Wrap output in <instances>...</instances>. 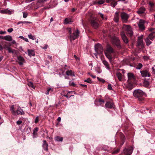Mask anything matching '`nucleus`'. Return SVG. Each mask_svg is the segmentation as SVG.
Returning <instances> with one entry per match:
<instances>
[{"instance_id":"1","label":"nucleus","mask_w":155,"mask_h":155,"mask_svg":"<svg viewBox=\"0 0 155 155\" xmlns=\"http://www.w3.org/2000/svg\"><path fill=\"white\" fill-rule=\"evenodd\" d=\"M144 94V93L143 91L139 89L135 90L133 93L134 96L140 101H142L143 100L144 98L143 96Z\"/></svg>"},{"instance_id":"2","label":"nucleus","mask_w":155,"mask_h":155,"mask_svg":"<svg viewBox=\"0 0 155 155\" xmlns=\"http://www.w3.org/2000/svg\"><path fill=\"white\" fill-rule=\"evenodd\" d=\"M68 32L70 34V38L71 40H74L77 38L79 35V32L78 29L74 31L72 33H71V28L68 29Z\"/></svg>"},{"instance_id":"3","label":"nucleus","mask_w":155,"mask_h":155,"mask_svg":"<svg viewBox=\"0 0 155 155\" xmlns=\"http://www.w3.org/2000/svg\"><path fill=\"white\" fill-rule=\"evenodd\" d=\"M123 28L127 31V34L130 36H131L133 35V32L132 30V28L130 26L128 25H124L123 26Z\"/></svg>"},{"instance_id":"4","label":"nucleus","mask_w":155,"mask_h":155,"mask_svg":"<svg viewBox=\"0 0 155 155\" xmlns=\"http://www.w3.org/2000/svg\"><path fill=\"white\" fill-rule=\"evenodd\" d=\"M95 50L97 54H101L103 51V47L99 43L95 45Z\"/></svg>"},{"instance_id":"5","label":"nucleus","mask_w":155,"mask_h":155,"mask_svg":"<svg viewBox=\"0 0 155 155\" xmlns=\"http://www.w3.org/2000/svg\"><path fill=\"white\" fill-rule=\"evenodd\" d=\"M112 41L113 44L115 45L118 48H121L120 41L117 37L115 36L113 37L112 38Z\"/></svg>"},{"instance_id":"6","label":"nucleus","mask_w":155,"mask_h":155,"mask_svg":"<svg viewBox=\"0 0 155 155\" xmlns=\"http://www.w3.org/2000/svg\"><path fill=\"white\" fill-rule=\"evenodd\" d=\"M98 21L96 17L93 18L91 20V25L94 28H97L99 24L97 22Z\"/></svg>"},{"instance_id":"7","label":"nucleus","mask_w":155,"mask_h":155,"mask_svg":"<svg viewBox=\"0 0 155 155\" xmlns=\"http://www.w3.org/2000/svg\"><path fill=\"white\" fill-rule=\"evenodd\" d=\"M120 16L122 21L124 22H127L128 18L129 17V15L125 12H121Z\"/></svg>"},{"instance_id":"8","label":"nucleus","mask_w":155,"mask_h":155,"mask_svg":"<svg viewBox=\"0 0 155 155\" xmlns=\"http://www.w3.org/2000/svg\"><path fill=\"white\" fill-rule=\"evenodd\" d=\"M145 23V21L142 19H140L139 21L137 23L139 29L141 30H144L145 29L144 24Z\"/></svg>"},{"instance_id":"9","label":"nucleus","mask_w":155,"mask_h":155,"mask_svg":"<svg viewBox=\"0 0 155 155\" xmlns=\"http://www.w3.org/2000/svg\"><path fill=\"white\" fill-rule=\"evenodd\" d=\"M143 36V35H141L139 37L137 41V46L140 48H142L144 47L142 39Z\"/></svg>"},{"instance_id":"10","label":"nucleus","mask_w":155,"mask_h":155,"mask_svg":"<svg viewBox=\"0 0 155 155\" xmlns=\"http://www.w3.org/2000/svg\"><path fill=\"white\" fill-rule=\"evenodd\" d=\"M133 150L132 147H130L128 148H125L124 150V153L126 155H130L132 153Z\"/></svg>"},{"instance_id":"11","label":"nucleus","mask_w":155,"mask_h":155,"mask_svg":"<svg viewBox=\"0 0 155 155\" xmlns=\"http://www.w3.org/2000/svg\"><path fill=\"white\" fill-rule=\"evenodd\" d=\"M114 52V50L113 48L109 45H107L106 47V49L105 51V54L113 53Z\"/></svg>"},{"instance_id":"12","label":"nucleus","mask_w":155,"mask_h":155,"mask_svg":"<svg viewBox=\"0 0 155 155\" xmlns=\"http://www.w3.org/2000/svg\"><path fill=\"white\" fill-rule=\"evenodd\" d=\"M142 76L143 77H150V73L147 70H143L140 71Z\"/></svg>"},{"instance_id":"13","label":"nucleus","mask_w":155,"mask_h":155,"mask_svg":"<svg viewBox=\"0 0 155 155\" xmlns=\"http://www.w3.org/2000/svg\"><path fill=\"white\" fill-rule=\"evenodd\" d=\"M24 114L25 112L23 110L21 109L20 107H18L15 111V115L20 114L22 115H24Z\"/></svg>"},{"instance_id":"14","label":"nucleus","mask_w":155,"mask_h":155,"mask_svg":"<svg viewBox=\"0 0 155 155\" xmlns=\"http://www.w3.org/2000/svg\"><path fill=\"white\" fill-rule=\"evenodd\" d=\"M17 59L19 61L18 63L20 65H22L23 63L25 62V60L24 58L21 56H18Z\"/></svg>"},{"instance_id":"15","label":"nucleus","mask_w":155,"mask_h":155,"mask_svg":"<svg viewBox=\"0 0 155 155\" xmlns=\"http://www.w3.org/2000/svg\"><path fill=\"white\" fill-rule=\"evenodd\" d=\"M120 35L123 41L125 43H127L128 42V40L125 33L124 32L122 31L121 32Z\"/></svg>"},{"instance_id":"16","label":"nucleus","mask_w":155,"mask_h":155,"mask_svg":"<svg viewBox=\"0 0 155 155\" xmlns=\"http://www.w3.org/2000/svg\"><path fill=\"white\" fill-rule=\"evenodd\" d=\"M106 108H112L114 107V106L113 103L110 102H107L105 104Z\"/></svg>"},{"instance_id":"17","label":"nucleus","mask_w":155,"mask_h":155,"mask_svg":"<svg viewBox=\"0 0 155 155\" xmlns=\"http://www.w3.org/2000/svg\"><path fill=\"white\" fill-rule=\"evenodd\" d=\"M128 80L130 81L134 79L135 77L134 74L131 73H128L127 74Z\"/></svg>"},{"instance_id":"18","label":"nucleus","mask_w":155,"mask_h":155,"mask_svg":"<svg viewBox=\"0 0 155 155\" xmlns=\"http://www.w3.org/2000/svg\"><path fill=\"white\" fill-rule=\"evenodd\" d=\"M42 147L46 151H48V145L46 141L45 140L43 141Z\"/></svg>"},{"instance_id":"19","label":"nucleus","mask_w":155,"mask_h":155,"mask_svg":"<svg viewBox=\"0 0 155 155\" xmlns=\"http://www.w3.org/2000/svg\"><path fill=\"white\" fill-rule=\"evenodd\" d=\"M102 63L107 69L108 70H110V68L108 62L105 60H103Z\"/></svg>"},{"instance_id":"20","label":"nucleus","mask_w":155,"mask_h":155,"mask_svg":"<svg viewBox=\"0 0 155 155\" xmlns=\"http://www.w3.org/2000/svg\"><path fill=\"white\" fill-rule=\"evenodd\" d=\"M155 37V32L154 31L152 32L151 33H150L147 38H149L151 41H153Z\"/></svg>"},{"instance_id":"21","label":"nucleus","mask_w":155,"mask_h":155,"mask_svg":"<svg viewBox=\"0 0 155 155\" xmlns=\"http://www.w3.org/2000/svg\"><path fill=\"white\" fill-rule=\"evenodd\" d=\"M146 9L143 7H142L140 8L137 11V13L139 14H141L145 13Z\"/></svg>"},{"instance_id":"22","label":"nucleus","mask_w":155,"mask_h":155,"mask_svg":"<svg viewBox=\"0 0 155 155\" xmlns=\"http://www.w3.org/2000/svg\"><path fill=\"white\" fill-rule=\"evenodd\" d=\"M46 1V0H38L37 3V6L38 7L42 6Z\"/></svg>"},{"instance_id":"23","label":"nucleus","mask_w":155,"mask_h":155,"mask_svg":"<svg viewBox=\"0 0 155 155\" xmlns=\"http://www.w3.org/2000/svg\"><path fill=\"white\" fill-rule=\"evenodd\" d=\"M0 12L2 14H7L8 15H11L12 13L8 9L1 10Z\"/></svg>"},{"instance_id":"24","label":"nucleus","mask_w":155,"mask_h":155,"mask_svg":"<svg viewBox=\"0 0 155 155\" xmlns=\"http://www.w3.org/2000/svg\"><path fill=\"white\" fill-rule=\"evenodd\" d=\"M119 19V12H116L115 13L114 19V21L116 22H118Z\"/></svg>"},{"instance_id":"25","label":"nucleus","mask_w":155,"mask_h":155,"mask_svg":"<svg viewBox=\"0 0 155 155\" xmlns=\"http://www.w3.org/2000/svg\"><path fill=\"white\" fill-rule=\"evenodd\" d=\"M6 41H10L12 40V37L10 35H6L3 38Z\"/></svg>"},{"instance_id":"26","label":"nucleus","mask_w":155,"mask_h":155,"mask_svg":"<svg viewBox=\"0 0 155 155\" xmlns=\"http://www.w3.org/2000/svg\"><path fill=\"white\" fill-rule=\"evenodd\" d=\"M66 74L68 76H74V72L71 70H68L66 72Z\"/></svg>"},{"instance_id":"27","label":"nucleus","mask_w":155,"mask_h":155,"mask_svg":"<svg viewBox=\"0 0 155 155\" xmlns=\"http://www.w3.org/2000/svg\"><path fill=\"white\" fill-rule=\"evenodd\" d=\"M38 127H35L34 129L33 132V138L36 137V136L37 135V132H38Z\"/></svg>"},{"instance_id":"28","label":"nucleus","mask_w":155,"mask_h":155,"mask_svg":"<svg viewBox=\"0 0 155 155\" xmlns=\"http://www.w3.org/2000/svg\"><path fill=\"white\" fill-rule=\"evenodd\" d=\"M28 54L30 57L31 56H34L35 55V53L34 51L32 50L28 49Z\"/></svg>"},{"instance_id":"29","label":"nucleus","mask_w":155,"mask_h":155,"mask_svg":"<svg viewBox=\"0 0 155 155\" xmlns=\"http://www.w3.org/2000/svg\"><path fill=\"white\" fill-rule=\"evenodd\" d=\"M116 76L119 80L121 81L123 79L122 74L118 72L116 74Z\"/></svg>"},{"instance_id":"30","label":"nucleus","mask_w":155,"mask_h":155,"mask_svg":"<svg viewBox=\"0 0 155 155\" xmlns=\"http://www.w3.org/2000/svg\"><path fill=\"white\" fill-rule=\"evenodd\" d=\"M16 108L15 107V106L13 105L11 106L10 108V110L11 111L12 114L14 115H15V111L14 110Z\"/></svg>"},{"instance_id":"31","label":"nucleus","mask_w":155,"mask_h":155,"mask_svg":"<svg viewBox=\"0 0 155 155\" xmlns=\"http://www.w3.org/2000/svg\"><path fill=\"white\" fill-rule=\"evenodd\" d=\"M149 82L145 79L143 82V86L146 87H148L149 86Z\"/></svg>"},{"instance_id":"32","label":"nucleus","mask_w":155,"mask_h":155,"mask_svg":"<svg viewBox=\"0 0 155 155\" xmlns=\"http://www.w3.org/2000/svg\"><path fill=\"white\" fill-rule=\"evenodd\" d=\"M72 22L71 19L69 18H66L64 20V24H70Z\"/></svg>"},{"instance_id":"33","label":"nucleus","mask_w":155,"mask_h":155,"mask_svg":"<svg viewBox=\"0 0 155 155\" xmlns=\"http://www.w3.org/2000/svg\"><path fill=\"white\" fill-rule=\"evenodd\" d=\"M150 40H150V39L148 38H147L146 39H145L146 45H149L152 42Z\"/></svg>"},{"instance_id":"34","label":"nucleus","mask_w":155,"mask_h":155,"mask_svg":"<svg viewBox=\"0 0 155 155\" xmlns=\"http://www.w3.org/2000/svg\"><path fill=\"white\" fill-rule=\"evenodd\" d=\"M63 140V137H60L59 136H57L55 138V140L57 141H62Z\"/></svg>"},{"instance_id":"35","label":"nucleus","mask_w":155,"mask_h":155,"mask_svg":"<svg viewBox=\"0 0 155 155\" xmlns=\"http://www.w3.org/2000/svg\"><path fill=\"white\" fill-rule=\"evenodd\" d=\"M110 54H105L106 57L109 59L110 61H111L112 57L110 55Z\"/></svg>"},{"instance_id":"36","label":"nucleus","mask_w":155,"mask_h":155,"mask_svg":"<svg viewBox=\"0 0 155 155\" xmlns=\"http://www.w3.org/2000/svg\"><path fill=\"white\" fill-rule=\"evenodd\" d=\"M28 85L30 87H32L33 89L35 88V87L32 83L30 82L28 83Z\"/></svg>"},{"instance_id":"37","label":"nucleus","mask_w":155,"mask_h":155,"mask_svg":"<svg viewBox=\"0 0 155 155\" xmlns=\"http://www.w3.org/2000/svg\"><path fill=\"white\" fill-rule=\"evenodd\" d=\"M84 81L85 82H87L90 84L92 83V81L91 78H88L86 80H84Z\"/></svg>"},{"instance_id":"38","label":"nucleus","mask_w":155,"mask_h":155,"mask_svg":"<svg viewBox=\"0 0 155 155\" xmlns=\"http://www.w3.org/2000/svg\"><path fill=\"white\" fill-rule=\"evenodd\" d=\"M142 64L141 63H139L137 66L136 68L138 69H140L142 68Z\"/></svg>"},{"instance_id":"39","label":"nucleus","mask_w":155,"mask_h":155,"mask_svg":"<svg viewBox=\"0 0 155 155\" xmlns=\"http://www.w3.org/2000/svg\"><path fill=\"white\" fill-rule=\"evenodd\" d=\"M28 38L30 39H31L33 40H34L35 39V38L34 36L32 35L31 34L28 35Z\"/></svg>"},{"instance_id":"40","label":"nucleus","mask_w":155,"mask_h":155,"mask_svg":"<svg viewBox=\"0 0 155 155\" xmlns=\"http://www.w3.org/2000/svg\"><path fill=\"white\" fill-rule=\"evenodd\" d=\"M149 5L151 7V8L150 9V10L151 11H152L153 10V9H152V8L153 7L154 4L153 3L150 2H149Z\"/></svg>"},{"instance_id":"41","label":"nucleus","mask_w":155,"mask_h":155,"mask_svg":"<svg viewBox=\"0 0 155 155\" xmlns=\"http://www.w3.org/2000/svg\"><path fill=\"white\" fill-rule=\"evenodd\" d=\"M18 53V51H17L15 50H13L12 53L13 55H17Z\"/></svg>"},{"instance_id":"42","label":"nucleus","mask_w":155,"mask_h":155,"mask_svg":"<svg viewBox=\"0 0 155 155\" xmlns=\"http://www.w3.org/2000/svg\"><path fill=\"white\" fill-rule=\"evenodd\" d=\"M7 50H8V52L9 53H12V52L13 51V50L9 46H7Z\"/></svg>"},{"instance_id":"43","label":"nucleus","mask_w":155,"mask_h":155,"mask_svg":"<svg viewBox=\"0 0 155 155\" xmlns=\"http://www.w3.org/2000/svg\"><path fill=\"white\" fill-rule=\"evenodd\" d=\"M28 15V14L27 12H23V17L25 18L27 17Z\"/></svg>"},{"instance_id":"44","label":"nucleus","mask_w":155,"mask_h":155,"mask_svg":"<svg viewBox=\"0 0 155 155\" xmlns=\"http://www.w3.org/2000/svg\"><path fill=\"white\" fill-rule=\"evenodd\" d=\"M69 84L70 85L73 86H74L75 85V84L74 83V82L73 81H69Z\"/></svg>"},{"instance_id":"45","label":"nucleus","mask_w":155,"mask_h":155,"mask_svg":"<svg viewBox=\"0 0 155 155\" xmlns=\"http://www.w3.org/2000/svg\"><path fill=\"white\" fill-rule=\"evenodd\" d=\"M152 69L153 74H155V65L153 66L152 68Z\"/></svg>"},{"instance_id":"46","label":"nucleus","mask_w":155,"mask_h":155,"mask_svg":"<svg viewBox=\"0 0 155 155\" xmlns=\"http://www.w3.org/2000/svg\"><path fill=\"white\" fill-rule=\"evenodd\" d=\"M104 0H101L98 1V3L99 4L101 5L104 3Z\"/></svg>"},{"instance_id":"47","label":"nucleus","mask_w":155,"mask_h":155,"mask_svg":"<svg viewBox=\"0 0 155 155\" xmlns=\"http://www.w3.org/2000/svg\"><path fill=\"white\" fill-rule=\"evenodd\" d=\"M97 78L99 81H100L103 83L105 81V80L104 79L99 78L98 77H97Z\"/></svg>"},{"instance_id":"48","label":"nucleus","mask_w":155,"mask_h":155,"mask_svg":"<svg viewBox=\"0 0 155 155\" xmlns=\"http://www.w3.org/2000/svg\"><path fill=\"white\" fill-rule=\"evenodd\" d=\"M107 89L109 90H111L112 89V87L110 84H109L108 85Z\"/></svg>"},{"instance_id":"49","label":"nucleus","mask_w":155,"mask_h":155,"mask_svg":"<svg viewBox=\"0 0 155 155\" xmlns=\"http://www.w3.org/2000/svg\"><path fill=\"white\" fill-rule=\"evenodd\" d=\"M52 91L53 90L51 88H49L47 90V92L46 93V94H48L49 92H50L51 91Z\"/></svg>"},{"instance_id":"50","label":"nucleus","mask_w":155,"mask_h":155,"mask_svg":"<svg viewBox=\"0 0 155 155\" xmlns=\"http://www.w3.org/2000/svg\"><path fill=\"white\" fill-rule=\"evenodd\" d=\"M13 29L12 28H8V29L7 31L8 32L11 33V32H12L13 31Z\"/></svg>"},{"instance_id":"51","label":"nucleus","mask_w":155,"mask_h":155,"mask_svg":"<svg viewBox=\"0 0 155 155\" xmlns=\"http://www.w3.org/2000/svg\"><path fill=\"white\" fill-rule=\"evenodd\" d=\"M120 149H117V150H115L114 152H113L112 153L113 154H116L119 151Z\"/></svg>"},{"instance_id":"52","label":"nucleus","mask_w":155,"mask_h":155,"mask_svg":"<svg viewBox=\"0 0 155 155\" xmlns=\"http://www.w3.org/2000/svg\"><path fill=\"white\" fill-rule=\"evenodd\" d=\"M98 14L100 15V16L101 17V18L103 20L104 19V15L102 14L101 13L99 12Z\"/></svg>"},{"instance_id":"53","label":"nucleus","mask_w":155,"mask_h":155,"mask_svg":"<svg viewBox=\"0 0 155 155\" xmlns=\"http://www.w3.org/2000/svg\"><path fill=\"white\" fill-rule=\"evenodd\" d=\"M117 4V2H115L114 4H111V6L113 7H115Z\"/></svg>"},{"instance_id":"54","label":"nucleus","mask_w":155,"mask_h":155,"mask_svg":"<svg viewBox=\"0 0 155 155\" xmlns=\"http://www.w3.org/2000/svg\"><path fill=\"white\" fill-rule=\"evenodd\" d=\"M38 121V117H37L35 119V123H37Z\"/></svg>"},{"instance_id":"55","label":"nucleus","mask_w":155,"mask_h":155,"mask_svg":"<svg viewBox=\"0 0 155 155\" xmlns=\"http://www.w3.org/2000/svg\"><path fill=\"white\" fill-rule=\"evenodd\" d=\"M22 123V121L21 120H19L17 121L16 122L17 124L18 125L21 124Z\"/></svg>"},{"instance_id":"56","label":"nucleus","mask_w":155,"mask_h":155,"mask_svg":"<svg viewBox=\"0 0 155 155\" xmlns=\"http://www.w3.org/2000/svg\"><path fill=\"white\" fill-rule=\"evenodd\" d=\"M48 45H45V46L43 47H42L41 46V47L43 49H46L47 47H48Z\"/></svg>"},{"instance_id":"57","label":"nucleus","mask_w":155,"mask_h":155,"mask_svg":"<svg viewBox=\"0 0 155 155\" xmlns=\"http://www.w3.org/2000/svg\"><path fill=\"white\" fill-rule=\"evenodd\" d=\"M6 33V32L5 31H0V34L2 35L5 34Z\"/></svg>"},{"instance_id":"58","label":"nucleus","mask_w":155,"mask_h":155,"mask_svg":"<svg viewBox=\"0 0 155 155\" xmlns=\"http://www.w3.org/2000/svg\"><path fill=\"white\" fill-rule=\"evenodd\" d=\"M48 58L50 60H52V57L51 56L48 55Z\"/></svg>"},{"instance_id":"59","label":"nucleus","mask_w":155,"mask_h":155,"mask_svg":"<svg viewBox=\"0 0 155 155\" xmlns=\"http://www.w3.org/2000/svg\"><path fill=\"white\" fill-rule=\"evenodd\" d=\"M88 74H89L90 75V76H91L92 78H96V76H94V75H92V74H90L89 73H88Z\"/></svg>"},{"instance_id":"60","label":"nucleus","mask_w":155,"mask_h":155,"mask_svg":"<svg viewBox=\"0 0 155 155\" xmlns=\"http://www.w3.org/2000/svg\"><path fill=\"white\" fill-rule=\"evenodd\" d=\"M65 97H66L67 98H68L71 97V96H73V95H71L70 96H68L67 94L64 96Z\"/></svg>"},{"instance_id":"61","label":"nucleus","mask_w":155,"mask_h":155,"mask_svg":"<svg viewBox=\"0 0 155 155\" xmlns=\"http://www.w3.org/2000/svg\"><path fill=\"white\" fill-rule=\"evenodd\" d=\"M80 85H81V86H83V87H85L86 88H87V85H86V84H80Z\"/></svg>"},{"instance_id":"62","label":"nucleus","mask_w":155,"mask_h":155,"mask_svg":"<svg viewBox=\"0 0 155 155\" xmlns=\"http://www.w3.org/2000/svg\"><path fill=\"white\" fill-rule=\"evenodd\" d=\"M23 40H25V41H26V42H28V39L27 38H24V39H23Z\"/></svg>"},{"instance_id":"63","label":"nucleus","mask_w":155,"mask_h":155,"mask_svg":"<svg viewBox=\"0 0 155 155\" xmlns=\"http://www.w3.org/2000/svg\"><path fill=\"white\" fill-rule=\"evenodd\" d=\"M61 117H59L58 118L57 120L59 122H60L61 121Z\"/></svg>"},{"instance_id":"64","label":"nucleus","mask_w":155,"mask_h":155,"mask_svg":"<svg viewBox=\"0 0 155 155\" xmlns=\"http://www.w3.org/2000/svg\"><path fill=\"white\" fill-rule=\"evenodd\" d=\"M76 10V9L74 8H73L71 9V11L73 12H74Z\"/></svg>"}]
</instances>
